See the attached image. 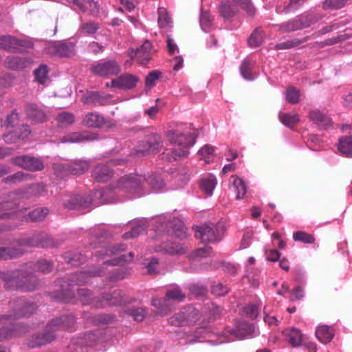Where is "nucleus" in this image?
Returning a JSON list of instances; mask_svg holds the SVG:
<instances>
[{"mask_svg":"<svg viewBox=\"0 0 352 352\" xmlns=\"http://www.w3.org/2000/svg\"><path fill=\"white\" fill-rule=\"evenodd\" d=\"M144 175L129 174L119 178L107 188L95 194L101 199L102 204H113L120 200V197L127 193L133 197H141L146 193L144 190Z\"/></svg>","mask_w":352,"mask_h":352,"instance_id":"obj_1","label":"nucleus"},{"mask_svg":"<svg viewBox=\"0 0 352 352\" xmlns=\"http://www.w3.org/2000/svg\"><path fill=\"white\" fill-rule=\"evenodd\" d=\"M101 272V270L82 271L72 274L67 277L59 278L57 280V284L61 287V289L54 292L52 297L60 302H70L75 298V293L72 290L74 286L88 283L90 278L99 276Z\"/></svg>","mask_w":352,"mask_h":352,"instance_id":"obj_2","label":"nucleus"},{"mask_svg":"<svg viewBox=\"0 0 352 352\" xmlns=\"http://www.w3.org/2000/svg\"><path fill=\"white\" fill-rule=\"evenodd\" d=\"M6 289L30 292L37 289L40 280L34 272L24 269H16L1 273Z\"/></svg>","mask_w":352,"mask_h":352,"instance_id":"obj_3","label":"nucleus"},{"mask_svg":"<svg viewBox=\"0 0 352 352\" xmlns=\"http://www.w3.org/2000/svg\"><path fill=\"white\" fill-rule=\"evenodd\" d=\"M167 137L173 147L167 149L164 154L170 162L188 156V149L195 144L197 138L195 133L184 135L177 131H169Z\"/></svg>","mask_w":352,"mask_h":352,"instance_id":"obj_4","label":"nucleus"},{"mask_svg":"<svg viewBox=\"0 0 352 352\" xmlns=\"http://www.w3.org/2000/svg\"><path fill=\"white\" fill-rule=\"evenodd\" d=\"M320 19V17L317 14L305 12L274 26L281 33H291L308 28Z\"/></svg>","mask_w":352,"mask_h":352,"instance_id":"obj_5","label":"nucleus"},{"mask_svg":"<svg viewBox=\"0 0 352 352\" xmlns=\"http://www.w3.org/2000/svg\"><path fill=\"white\" fill-rule=\"evenodd\" d=\"M10 311L8 314L1 315L0 320H15L28 317L33 314L37 309V305L23 298H16L9 302Z\"/></svg>","mask_w":352,"mask_h":352,"instance_id":"obj_6","label":"nucleus"},{"mask_svg":"<svg viewBox=\"0 0 352 352\" xmlns=\"http://www.w3.org/2000/svg\"><path fill=\"white\" fill-rule=\"evenodd\" d=\"M193 230L195 232V236L199 238L203 243H215L222 239L225 226L221 222L217 224L208 222L201 226H195Z\"/></svg>","mask_w":352,"mask_h":352,"instance_id":"obj_7","label":"nucleus"},{"mask_svg":"<svg viewBox=\"0 0 352 352\" xmlns=\"http://www.w3.org/2000/svg\"><path fill=\"white\" fill-rule=\"evenodd\" d=\"M16 243L20 247L26 246L38 248H57L60 245L59 241L55 240L50 234L44 232L20 238L16 241Z\"/></svg>","mask_w":352,"mask_h":352,"instance_id":"obj_8","label":"nucleus"},{"mask_svg":"<svg viewBox=\"0 0 352 352\" xmlns=\"http://www.w3.org/2000/svg\"><path fill=\"white\" fill-rule=\"evenodd\" d=\"M90 69L94 74L107 78L118 75L121 72V67L115 60H102L93 64Z\"/></svg>","mask_w":352,"mask_h":352,"instance_id":"obj_9","label":"nucleus"},{"mask_svg":"<svg viewBox=\"0 0 352 352\" xmlns=\"http://www.w3.org/2000/svg\"><path fill=\"white\" fill-rule=\"evenodd\" d=\"M75 43L73 42L53 41L45 47V52L51 56L69 57L75 53Z\"/></svg>","mask_w":352,"mask_h":352,"instance_id":"obj_10","label":"nucleus"},{"mask_svg":"<svg viewBox=\"0 0 352 352\" xmlns=\"http://www.w3.org/2000/svg\"><path fill=\"white\" fill-rule=\"evenodd\" d=\"M30 41L24 39H19L10 35L0 36V48L10 52L19 53L25 49L31 47Z\"/></svg>","mask_w":352,"mask_h":352,"instance_id":"obj_11","label":"nucleus"},{"mask_svg":"<svg viewBox=\"0 0 352 352\" xmlns=\"http://www.w3.org/2000/svg\"><path fill=\"white\" fill-rule=\"evenodd\" d=\"M11 162L29 171H40L44 168L43 162L41 159L28 155L16 156L12 158Z\"/></svg>","mask_w":352,"mask_h":352,"instance_id":"obj_12","label":"nucleus"},{"mask_svg":"<svg viewBox=\"0 0 352 352\" xmlns=\"http://www.w3.org/2000/svg\"><path fill=\"white\" fill-rule=\"evenodd\" d=\"M100 300L97 301V307L103 308L107 306H120L127 302L124 293L120 289H116L112 293L103 294Z\"/></svg>","mask_w":352,"mask_h":352,"instance_id":"obj_13","label":"nucleus"},{"mask_svg":"<svg viewBox=\"0 0 352 352\" xmlns=\"http://www.w3.org/2000/svg\"><path fill=\"white\" fill-rule=\"evenodd\" d=\"M56 338V329H54L49 322L44 330L32 337L28 345L31 348L41 346L50 343Z\"/></svg>","mask_w":352,"mask_h":352,"instance_id":"obj_14","label":"nucleus"},{"mask_svg":"<svg viewBox=\"0 0 352 352\" xmlns=\"http://www.w3.org/2000/svg\"><path fill=\"white\" fill-rule=\"evenodd\" d=\"M112 96L110 94L101 93L98 91H88L81 98L83 104L92 106L100 107L108 105Z\"/></svg>","mask_w":352,"mask_h":352,"instance_id":"obj_15","label":"nucleus"},{"mask_svg":"<svg viewBox=\"0 0 352 352\" xmlns=\"http://www.w3.org/2000/svg\"><path fill=\"white\" fill-rule=\"evenodd\" d=\"M98 139V134L96 133L82 131L70 133L60 138L61 143H79L82 142L94 141Z\"/></svg>","mask_w":352,"mask_h":352,"instance_id":"obj_16","label":"nucleus"},{"mask_svg":"<svg viewBox=\"0 0 352 352\" xmlns=\"http://www.w3.org/2000/svg\"><path fill=\"white\" fill-rule=\"evenodd\" d=\"M81 123L87 128L102 129L109 123V120L101 113L91 111L85 114Z\"/></svg>","mask_w":352,"mask_h":352,"instance_id":"obj_17","label":"nucleus"},{"mask_svg":"<svg viewBox=\"0 0 352 352\" xmlns=\"http://www.w3.org/2000/svg\"><path fill=\"white\" fill-rule=\"evenodd\" d=\"M151 50L152 44L149 41L146 40L136 50L131 49L129 52V54L132 58H136L140 64L146 65L151 58Z\"/></svg>","mask_w":352,"mask_h":352,"instance_id":"obj_18","label":"nucleus"},{"mask_svg":"<svg viewBox=\"0 0 352 352\" xmlns=\"http://www.w3.org/2000/svg\"><path fill=\"white\" fill-rule=\"evenodd\" d=\"M30 133V126L23 124L16 130H12L4 133L2 138L6 144H10L28 138Z\"/></svg>","mask_w":352,"mask_h":352,"instance_id":"obj_19","label":"nucleus"},{"mask_svg":"<svg viewBox=\"0 0 352 352\" xmlns=\"http://www.w3.org/2000/svg\"><path fill=\"white\" fill-rule=\"evenodd\" d=\"M161 137L157 133H151L147 135L144 140L142 141L141 146L142 148L137 151V154H146L150 151H158L161 147Z\"/></svg>","mask_w":352,"mask_h":352,"instance_id":"obj_20","label":"nucleus"},{"mask_svg":"<svg viewBox=\"0 0 352 352\" xmlns=\"http://www.w3.org/2000/svg\"><path fill=\"white\" fill-rule=\"evenodd\" d=\"M114 175L113 170L108 164H98L91 170V177L95 182H106Z\"/></svg>","mask_w":352,"mask_h":352,"instance_id":"obj_21","label":"nucleus"},{"mask_svg":"<svg viewBox=\"0 0 352 352\" xmlns=\"http://www.w3.org/2000/svg\"><path fill=\"white\" fill-rule=\"evenodd\" d=\"M138 81L139 78L138 76L126 73L120 75L117 78L113 79L111 80V87L121 89H131L136 86Z\"/></svg>","mask_w":352,"mask_h":352,"instance_id":"obj_22","label":"nucleus"},{"mask_svg":"<svg viewBox=\"0 0 352 352\" xmlns=\"http://www.w3.org/2000/svg\"><path fill=\"white\" fill-rule=\"evenodd\" d=\"M93 199L89 195H75L64 202V206L69 210H80L89 208Z\"/></svg>","mask_w":352,"mask_h":352,"instance_id":"obj_23","label":"nucleus"},{"mask_svg":"<svg viewBox=\"0 0 352 352\" xmlns=\"http://www.w3.org/2000/svg\"><path fill=\"white\" fill-rule=\"evenodd\" d=\"M27 118L34 123H42L46 120V113L34 103H28L25 106Z\"/></svg>","mask_w":352,"mask_h":352,"instance_id":"obj_24","label":"nucleus"},{"mask_svg":"<svg viewBox=\"0 0 352 352\" xmlns=\"http://www.w3.org/2000/svg\"><path fill=\"white\" fill-rule=\"evenodd\" d=\"M283 334L292 347L302 346V344L305 343L306 340V335H304L300 329L295 327L284 330Z\"/></svg>","mask_w":352,"mask_h":352,"instance_id":"obj_25","label":"nucleus"},{"mask_svg":"<svg viewBox=\"0 0 352 352\" xmlns=\"http://www.w3.org/2000/svg\"><path fill=\"white\" fill-rule=\"evenodd\" d=\"M231 334L237 339H244L255 336V327L254 324L241 322L235 329L231 330Z\"/></svg>","mask_w":352,"mask_h":352,"instance_id":"obj_26","label":"nucleus"},{"mask_svg":"<svg viewBox=\"0 0 352 352\" xmlns=\"http://www.w3.org/2000/svg\"><path fill=\"white\" fill-rule=\"evenodd\" d=\"M51 325L56 329L59 330H72L76 323V318L72 315L62 316L56 318L50 321Z\"/></svg>","mask_w":352,"mask_h":352,"instance_id":"obj_27","label":"nucleus"},{"mask_svg":"<svg viewBox=\"0 0 352 352\" xmlns=\"http://www.w3.org/2000/svg\"><path fill=\"white\" fill-rule=\"evenodd\" d=\"M155 251L168 254H182L186 253V250L182 244L173 242H164L157 246Z\"/></svg>","mask_w":352,"mask_h":352,"instance_id":"obj_28","label":"nucleus"},{"mask_svg":"<svg viewBox=\"0 0 352 352\" xmlns=\"http://www.w3.org/2000/svg\"><path fill=\"white\" fill-rule=\"evenodd\" d=\"M309 118L314 123L322 129H327L332 124L330 118L320 111H310Z\"/></svg>","mask_w":352,"mask_h":352,"instance_id":"obj_29","label":"nucleus"},{"mask_svg":"<svg viewBox=\"0 0 352 352\" xmlns=\"http://www.w3.org/2000/svg\"><path fill=\"white\" fill-rule=\"evenodd\" d=\"M219 12L225 20H228L239 12V9L230 0H223L221 1Z\"/></svg>","mask_w":352,"mask_h":352,"instance_id":"obj_30","label":"nucleus"},{"mask_svg":"<svg viewBox=\"0 0 352 352\" xmlns=\"http://www.w3.org/2000/svg\"><path fill=\"white\" fill-rule=\"evenodd\" d=\"M69 163L71 175H81L90 167V162L85 160H74Z\"/></svg>","mask_w":352,"mask_h":352,"instance_id":"obj_31","label":"nucleus"},{"mask_svg":"<svg viewBox=\"0 0 352 352\" xmlns=\"http://www.w3.org/2000/svg\"><path fill=\"white\" fill-rule=\"evenodd\" d=\"M25 253L21 248L0 247V260H11L21 257Z\"/></svg>","mask_w":352,"mask_h":352,"instance_id":"obj_32","label":"nucleus"},{"mask_svg":"<svg viewBox=\"0 0 352 352\" xmlns=\"http://www.w3.org/2000/svg\"><path fill=\"white\" fill-rule=\"evenodd\" d=\"M26 265L34 272H40L43 274L49 273L53 270V263L46 259H40L36 262H30Z\"/></svg>","mask_w":352,"mask_h":352,"instance_id":"obj_33","label":"nucleus"},{"mask_svg":"<svg viewBox=\"0 0 352 352\" xmlns=\"http://www.w3.org/2000/svg\"><path fill=\"white\" fill-rule=\"evenodd\" d=\"M21 324L10 322L9 327L0 328V342L10 338L14 336H18L21 334Z\"/></svg>","mask_w":352,"mask_h":352,"instance_id":"obj_34","label":"nucleus"},{"mask_svg":"<svg viewBox=\"0 0 352 352\" xmlns=\"http://www.w3.org/2000/svg\"><path fill=\"white\" fill-rule=\"evenodd\" d=\"M316 336L322 343L327 344L333 338L334 333L329 326L320 325L316 329Z\"/></svg>","mask_w":352,"mask_h":352,"instance_id":"obj_35","label":"nucleus"},{"mask_svg":"<svg viewBox=\"0 0 352 352\" xmlns=\"http://www.w3.org/2000/svg\"><path fill=\"white\" fill-rule=\"evenodd\" d=\"M6 67L12 70H20L26 67L27 61L24 58L16 56H9L5 60Z\"/></svg>","mask_w":352,"mask_h":352,"instance_id":"obj_36","label":"nucleus"},{"mask_svg":"<svg viewBox=\"0 0 352 352\" xmlns=\"http://www.w3.org/2000/svg\"><path fill=\"white\" fill-rule=\"evenodd\" d=\"M48 213L47 208H36L27 214L25 218L27 221L41 222L45 220Z\"/></svg>","mask_w":352,"mask_h":352,"instance_id":"obj_37","label":"nucleus"},{"mask_svg":"<svg viewBox=\"0 0 352 352\" xmlns=\"http://www.w3.org/2000/svg\"><path fill=\"white\" fill-rule=\"evenodd\" d=\"M79 299L82 305H94L97 307L96 302H98L100 297H94L91 292L88 289H78L77 290Z\"/></svg>","mask_w":352,"mask_h":352,"instance_id":"obj_38","label":"nucleus"},{"mask_svg":"<svg viewBox=\"0 0 352 352\" xmlns=\"http://www.w3.org/2000/svg\"><path fill=\"white\" fill-rule=\"evenodd\" d=\"M63 257L67 263L72 266H78L86 261V256L79 252H67Z\"/></svg>","mask_w":352,"mask_h":352,"instance_id":"obj_39","label":"nucleus"},{"mask_svg":"<svg viewBox=\"0 0 352 352\" xmlns=\"http://www.w3.org/2000/svg\"><path fill=\"white\" fill-rule=\"evenodd\" d=\"M338 150L347 157H352V137L345 136L339 139Z\"/></svg>","mask_w":352,"mask_h":352,"instance_id":"obj_40","label":"nucleus"},{"mask_svg":"<svg viewBox=\"0 0 352 352\" xmlns=\"http://www.w3.org/2000/svg\"><path fill=\"white\" fill-rule=\"evenodd\" d=\"M126 246L125 244L119 243L116 245H109L104 250L97 252V256L104 258L105 256H111L116 255L120 252L125 250Z\"/></svg>","mask_w":352,"mask_h":352,"instance_id":"obj_41","label":"nucleus"},{"mask_svg":"<svg viewBox=\"0 0 352 352\" xmlns=\"http://www.w3.org/2000/svg\"><path fill=\"white\" fill-rule=\"evenodd\" d=\"M17 208L18 204L16 203L10 201L0 203V220L11 218Z\"/></svg>","mask_w":352,"mask_h":352,"instance_id":"obj_42","label":"nucleus"},{"mask_svg":"<svg viewBox=\"0 0 352 352\" xmlns=\"http://www.w3.org/2000/svg\"><path fill=\"white\" fill-rule=\"evenodd\" d=\"M232 178L233 180V188L236 193V199H242L247 192L246 185L243 180L238 177L236 175H232Z\"/></svg>","mask_w":352,"mask_h":352,"instance_id":"obj_43","label":"nucleus"},{"mask_svg":"<svg viewBox=\"0 0 352 352\" xmlns=\"http://www.w3.org/2000/svg\"><path fill=\"white\" fill-rule=\"evenodd\" d=\"M213 20L214 17L208 11L201 10L199 23L201 29L204 32H208L210 31L213 24Z\"/></svg>","mask_w":352,"mask_h":352,"instance_id":"obj_44","label":"nucleus"},{"mask_svg":"<svg viewBox=\"0 0 352 352\" xmlns=\"http://www.w3.org/2000/svg\"><path fill=\"white\" fill-rule=\"evenodd\" d=\"M186 298V294L182 292L181 289L178 287L166 291L164 302H168V300H175L178 302H182Z\"/></svg>","mask_w":352,"mask_h":352,"instance_id":"obj_45","label":"nucleus"},{"mask_svg":"<svg viewBox=\"0 0 352 352\" xmlns=\"http://www.w3.org/2000/svg\"><path fill=\"white\" fill-rule=\"evenodd\" d=\"M19 122V114L16 109H14L6 116L1 126L6 129L14 128L18 125Z\"/></svg>","mask_w":352,"mask_h":352,"instance_id":"obj_46","label":"nucleus"},{"mask_svg":"<svg viewBox=\"0 0 352 352\" xmlns=\"http://www.w3.org/2000/svg\"><path fill=\"white\" fill-rule=\"evenodd\" d=\"M147 184L154 190H159L164 187V182L160 175L156 173L151 174L146 178L144 184Z\"/></svg>","mask_w":352,"mask_h":352,"instance_id":"obj_47","label":"nucleus"},{"mask_svg":"<svg viewBox=\"0 0 352 352\" xmlns=\"http://www.w3.org/2000/svg\"><path fill=\"white\" fill-rule=\"evenodd\" d=\"M217 184L216 178L214 177H210L208 178L202 179L201 180V188L208 196L212 195L213 190Z\"/></svg>","mask_w":352,"mask_h":352,"instance_id":"obj_48","label":"nucleus"},{"mask_svg":"<svg viewBox=\"0 0 352 352\" xmlns=\"http://www.w3.org/2000/svg\"><path fill=\"white\" fill-rule=\"evenodd\" d=\"M126 313L133 317L134 320L138 322H142L144 320L147 310L143 307H131L126 311Z\"/></svg>","mask_w":352,"mask_h":352,"instance_id":"obj_49","label":"nucleus"},{"mask_svg":"<svg viewBox=\"0 0 352 352\" xmlns=\"http://www.w3.org/2000/svg\"><path fill=\"white\" fill-rule=\"evenodd\" d=\"M230 2L236 6L241 7L250 16L255 14V8L250 0H230Z\"/></svg>","mask_w":352,"mask_h":352,"instance_id":"obj_50","label":"nucleus"},{"mask_svg":"<svg viewBox=\"0 0 352 352\" xmlns=\"http://www.w3.org/2000/svg\"><path fill=\"white\" fill-rule=\"evenodd\" d=\"M99 28V24L93 21L82 23L80 26V30L84 35H92L95 34Z\"/></svg>","mask_w":352,"mask_h":352,"instance_id":"obj_51","label":"nucleus"},{"mask_svg":"<svg viewBox=\"0 0 352 352\" xmlns=\"http://www.w3.org/2000/svg\"><path fill=\"white\" fill-rule=\"evenodd\" d=\"M279 120L283 124L291 128L299 122V117L296 113H283L279 116Z\"/></svg>","mask_w":352,"mask_h":352,"instance_id":"obj_52","label":"nucleus"},{"mask_svg":"<svg viewBox=\"0 0 352 352\" xmlns=\"http://www.w3.org/2000/svg\"><path fill=\"white\" fill-rule=\"evenodd\" d=\"M184 313L188 324L196 322L199 319V311L192 306L184 307Z\"/></svg>","mask_w":352,"mask_h":352,"instance_id":"obj_53","label":"nucleus"},{"mask_svg":"<svg viewBox=\"0 0 352 352\" xmlns=\"http://www.w3.org/2000/svg\"><path fill=\"white\" fill-rule=\"evenodd\" d=\"M248 41L250 47H256L260 46L263 42L261 30L260 28L255 29L250 36Z\"/></svg>","mask_w":352,"mask_h":352,"instance_id":"obj_54","label":"nucleus"},{"mask_svg":"<svg viewBox=\"0 0 352 352\" xmlns=\"http://www.w3.org/2000/svg\"><path fill=\"white\" fill-rule=\"evenodd\" d=\"M56 121L60 125H70L75 122V116L70 112L64 111L57 115Z\"/></svg>","mask_w":352,"mask_h":352,"instance_id":"obj_55","label":"nucleus"},{"mask_svg":"<svg viewBox=\"0 0 352 352\" xmlns=\"http://www.w3.org/2000/svg\"><path fill=\"white\" fill-rule=\"evenodd\" d=\"M293 239L295 241H301L305 244H313L315 242V238L313 235L303 231L294 232Z\"/></svg>","mask_w":352,"mask_h":352,"instance_id":"obj_56","label":"nucleus"},{"mask_svg":"<svg viewBox=\"0 0 352 352\" xmlns=\"http://www.w3.org/2000/svg\"><path fill=\"white\" fill-rule=\"evenodd\" d=\"M168 322L173 326L182 327L188 325L185 318L184 308L179 313L175 314L168 319Z\"/></svg>","mask_w":352,"mask_h":352,"instance_id":"obj_57","label":"nucleus"},{"mask_svg":"<svg viewBox=\"0 0 352 352\" xmlns=\"http://www.w3.org/2000/svg\"><path fill=\"white\" fill-rule=\"evenodd\" d=\"M146 228L147 226L144 224L136 225L132 228L131 231L125 232L123 235V238L124 239H129L137 237L144 233Z\"/></svg>","mask_w":352,"mask_h":352,"instance_id":"obj_58","label":"nucleus"},{"mask_svg":"<svg viewBox=\"0 0 352 352\" xmlns=\"http://www.w3.org/2000/svg\"><path fill=\"white\" fill-rule=\"evenodd\" d=\"M286 100L291 104H296L299 102V91L293 86L287 88L285 92Z\"/></svg>","mask_w":352,"mask_h":352,"instance_id":"obj_59","label":"nucleus"},{"mask_svg":"<svg viewBox=\"0 0 352 352\" xmlns=\"http://www.w3.org/2000/svg\"><path fill=\"white\" fill-rule=\"evenodd\" d=\"M346 0H324L322 8L324 10H338L344 7Z\"/></svg>","mask_w":352,"mask_h":352,"instance_id":"obj_60","label":"nucleus"},{"mask_svg":"<svg viewBox=\"0 0 352 352\" xmlns=\"http://www.w3.org/2000/svg\"><path fill=\"white\" fill-rule=\"evenodd\" d=\"M48 74V68L45 65H40L37 69H36L34 72V74L35 76L36 80L39 84H44L46 78L47 77Z\"/></svg>","mask_w":352,"mask_h":352,"instance_id":"obj_61","label":"nucleus"},{"mask_svg":"<svg viewBox=\"0 0 352 352\" xmlns=\"http://www.w3.org/2000/svg\"><path fill=\"white\" fill-rule=\"evenodd\" d=\"M162 72L154 70L150 72L146 77L145 86L146 91L148 92L150 87H153L156 84V81L160 78Z\"/></svg>","mask_w":352,"mask_h":352,"instance_id":"obj_62","label":"nucleus"},{"mask_svg":"<svg viewBox=\"0 0 352 352\" xmlns=\"http://www.w3.org/2000/svg\"><path fill=\"white\" fill-rule=\"evenodd\" d=\"M133 256V252H129L128 254H122L111 260H108L105 261L104 263L109 265H117L122 263L131 261Z\"/></svg>","mask_w":352,"mask_h":352,"instance_id":"obj_63","label":"nucleus"},{"mask_svg":"<svg viewBox=\"0 0 352 352\" xmlns=\"http://www.w3.org/2000/svg\"><path fill=\"white\" fill-rule=\"evenodd\" d=\"M53 168L57 177L63 178L71 174L69 163L55 164Z\"/></svg>","mask_w":352,"mask_h":352,"instance_id":"obj_64","label":"nucleus"}]
</instances>
